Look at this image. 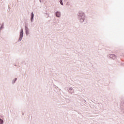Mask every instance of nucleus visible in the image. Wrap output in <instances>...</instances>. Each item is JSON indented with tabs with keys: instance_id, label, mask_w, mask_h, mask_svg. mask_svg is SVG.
Returning a JSON list of instances; mask_svg holds the SVG:
<instances>
[{
	"instance_id": "nucleus-1",
	"label": "nucleus",
	"mask_w": 124,
	"mask_h": 124,
	"mask_svg": "<svg viewBox=\"0 0 124 124\" xmlns=\"http://www.w3.org/2000/svg\"><path fill=\"white\" fill-rule=\"evenodd\" d=\"M78 18L80 23H85V22L87 21L86 14H85V12L82 11H79L78 13Z\"/></svg>"
},
{
	"instance_id": "nucleus-2",
	"label": "nucleus",
	"mask_w": 124,
	"mask_h": 124,
	"mask_svg": "<svg viewBox=\"0 0 124 124\" xmlns=\"http://www.w3.org/2000/svg\"><path fill=\"white\" fill-rule=\"evenodd\" d=\"M24 36V31H23V29H21V31L20 32L19 38L18 39V41H22V39H23V37Z\"/></svg>"
},
{
	"instance_id": "nucleus-3",
	"label": "nucleus",
	"mask_w": 124,
	"mask_h": 124,
	"mask_svg": "<svg viewBox=\"0 0 124 124\" xmlns=\"http://www.w3.org/2000/svg\"><path fill=\"white\" fill-rule=\"evenodd\" d=\"M108 58H110V59H112V60H116L117 56H116L114 54H109L108 55Z\"/></svg>"
},
{
	"instance_id": "nucleus-4",
	"label": "nucleus",
	"mask_w": 124,
	"mask_h": 124,
	"mask_svg": "<svg viewBox=\"0 0 124 124\" xmlns=\"http://www.w3.org/2000/svg\"><path fill=\"white\" fill-rule=\"evenodd\" d=\"M55 16L57 17V18H61V16H62V13L60 11H56L55 12Z\"/></svg>"
},
{
	"instance_id": "nucleus-5",
	"label": "nucleus",
	"mask_w": 124,
	"mask_h": 124,
	"mask_svg": "<svg viewBox=\"0 0 124 124\" xmlns=\"http://www.w3.org/2000/svg\"><path fill=\"white\" fill-rule=\"evenodd\" d=\"M25 32H26V35L30 34V29H29V28H28L27 26H25Z\"/></svg>"
},
{
	"instance_id": "nucleus-6",
	"label": "nucleus",
	"mask_w": 124,
	"mask_h": 124,
	"mask_svg": "<svg viewBox=\"0 0 124 124\" xmlns=\"http://www.w3.org/2000/svg\"><path fill=\"white\" fill-rule=\"evenodd\" d=\"M68 92L69 93L72 94V93H74V89H73L72 87H70L69 89Z\"/></svg>"
},
{
	"instance_id": "nucleus-7",
	"label": "nucleus",
	"mask_w": 124,
	"mask_h": 124,
	"mask_svg": "<svg viewBox=\"0 0 124 124\" xmlns=\"http://www.w3.org/2000/svg\"><path fill=\"white\" fill-rule=\"evenodd\" d=\"M34 17V14H33V12H32L31 13V23H32L33 22V18Z\"/></svg>"
},
{
	"instance_id": "nucleus-8",
	"label": "nucleus",
	"mask_w": 124,
	"mask_h": 124,
	"mask_svg": "<svg viewBox=\"0 0 124 124\" xmlns=\"http://www.w3.org/2000/svg\"><path fill=\"white\" fill-rule=\"evenodd\" d=\"M96 105L98 106V108H101V103H97Z\"/></svg>"
},
{
	"instance_id": "nucleus-9",
	"label": "nucleus",
	"mask_w": 124,
	"mask_h": 124,
	"mask_svg": "<svg viewBox=\"0 0 124 124\" xmlns=\"http://www.w3.org/2000/svg\"><path fill=\"white\" fill-rule=\"evenodd\" d=\"M16 81H17V78H15L13 80L12 82V84H15Z\"/></svg>"
},
{
	"instance_id": "nucleus-10",
	"label": "nucleus",
	"mask_w": 124,
	"mask_h": 124,
	"mask_svg": "<svg viewBox=\"0 0 124 124\" xmlns=\"http://www.w3.org/2000/svg\"><path fill=\"white\" fill-rule=\"evenodd\" d=\"M63 0H59V2H60V4L61 5H63V2H62Z\"/></svg>"
},
{
	"instance_id": "nucleus-11",
	"label": "nucleus",
	"mask_w": 124,
	"mask_h": 124,
	"mask_svg": "<svg viewBox=\"0 0 124 124\" xmlns=\"http://www.w3.org/2000/svg\"><path fill=\"white\" fill-rule=\"evenodd\" d=\"M3 120L0 118V124H3Z\"/></svg>"
},
{
	"instance_id": "nucleus-12",
	"label": "nucleus",
	"mask_w": 124,
	"mask_h": 124,
	"mask_svg": "<svg viewBox=\"0 0 124 124\" xmlns=\"http://www.w3.org/2000/svg\"><path fill=\"white\" fill-rule=\"evenodd\" d=\"M2 29H3V25H2V26L0 27V30H2Z\"/></svg>"
},
{
	"instance_id": "nucleus-13",
	"label": "nucleus",
	"mask_w": 124,
	"mask_h": 124,
	"mask_svg": "<svg viewBox=\"0 0 124 124\" xmlns=\"http://www.w3.org/2000/svg\"><path fill=\"white\" fill-rule=\"evenodd\" d=\"M46 15L47 16V17H49V14L48 13H46Z\"/></svg>"
},
{
	"instance_id": "nucleus-14",
	"label": "nucleus",
	"mask_w": 124,
	"mask_h": 124,
	"mask_svg": "<svg viewBox=\"0 0 124 124\" xmlns=\"http://www.w3.org/2000/svg\"><path fill=\"white\" fill-rule=\"evenodd\" d=\"M40 2H41V0H40Z\"/></svg>"
},
{
	"instance_id": "nucleus-15",
	"label": "nucleus",
	"mask_w": 124,
	"mask_h": 124,
	"mask_svg": "<svg viewBox=\"0 0 124 124\" xmlns=\"http://www.w3.org/2000/svg\"><path fill=\"white\" fill-rule=\"evenodd\" d=\"M123 103L124 104V101H123Z\"/></svg>"
}]
</instances>
